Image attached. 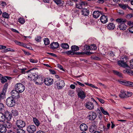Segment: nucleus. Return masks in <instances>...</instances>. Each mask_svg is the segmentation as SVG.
Listing matches in <instances>:
<instances>
[{"label": "nucleus", "mask_w": 133, "mask_h": 133, "mask_svg": "<svg viewBox=\"0 0 133 133\" xmlns=\"http://www.w3.org/2000/svg\"><path fill=\"white\" fill-rule=\"evenodd\" d=\"M123 72L124 73H125V72H127L128 73H129V74H131L132 75H133V71H132V70H124L123 71Z\"/></svg>", "instance_id": "de8ad7c7"}, {"label": "nucleus", "mask_w": 133, "mask_h": 133, "mask_svg": "<svg viewBox=\"0 0 133 133\" xmlns=\"http://www.w3.org/2000/svg\"><path fill=\"white\" fill-rule=\"evenodd\" d=\"M29 61L30 62L32 63H36L38 62V61L37 59H29Z\"/></svg>", "instance_id": "49530a36"}, {"label": "nucleus", "mask_w": 133, "mask_h": 133, "mask_svg": "<svg viewBox=\"0 0 133 133\" xmlns=\"http://www.w3.org/2000/svg\"><path fill=\"white\" fill-rule=\"evenodd\" d=\"M75 55H80L81 54H84V52H74Z\"/></svg>", "instance_id": "4d7b16f0"}, {"label": "nucleus", "mask_w": 133, "mask_h": 133, "mask_svg": "<svg viewBox=\"0 0 133 133\" xmlns=\"http://www.w3.org/2000/svg\"><path fill=\"white\" fill-rule=\"evenodd\" d=\"M88 127L87 125L84 123L81 124L80 126V129L81 130L85 131L88 129Z\"/></svg>", "instance_id": "5701e85b"}, {"label": "nucleus", "mask_w": 133, "mask_h": 133, "mask_svg": "<svg viewBox=\"0 0 133 133\" xmlns=\"http://www.w3.org/2000/svg\"><path fill=\"white\" fill-rule=\"evenodd\" d=\"M27 130L29 133H34L36 130V127L34 125H29L27 128Z\"/></svg>", "instance_id": "1a4fd4ad"}, {"label": "nucleus", "mask_w": 133, "mask_h": 133, "mask_svg": "<svg viewBox=\"0 0 133 133\" xmlns=\"http://www.w3.org/2000/svg\"><path fill=\"white\" fill-rule=\"evenodd\" d=\"M25 89L24 86L21 83H17L15 85V90L19 93L23 92L24 91Z\"/></svg>", "instance_id": "39448f33"}, {"label": "nucleus", "mask_w": 133, "mask_h": 133, "mask_svg": "<svg viewBox=\"0 0 133 133\" xmlns=\"http://www.w3.org/2000/svg\"><path fill=\"white\" fill-rule=\"evenodd\" d=\"M74 51L72 50H69L65 52V53L68 55H75Z\"/></svg>", "instance_id": "f704fd0d"}, {"label": "nucleus", "mask_w": 133, "mask_h": 133, "mask_svg": "<svg viewBox=\"0 0 133 133\" xmlns=\"http://www.w3.org/2000/svg\"><path fill=\"white\" fill-rule=\"evenodd\" d=\"M19 92L16 90H12L11 93V94L12 97L14 98L17 99L20 96Z\"/></svg>", "instance_id": "9d476101"}, {"label": "nucleus", "mask_w": 133, "mask_h": 133, "mask_svg": "<svg viewBox=\"0 0 133 133\" xmlns=\"http://www.w3.org/2000/svg\"><path fill=\"white\" fill-rule=\"evenodd\" d=\"M28 46V45L24 43V44L23 47L29 49H31V48H32L31 47H30L29 46Z\"/></svg>", "instance_id": "864d4df0"}, {"label": "nucleus", "mask_w": 133, "mask_h": 133, "mask_svg": "<svg viewBox=\"0 0 133 133\" xmlns=\"http://www.w3.org/2000/svg\"><path fill=\"white\" fill-rule=\"evenodd\" d=\"M101 14L102 15L104 14L103 13L100 12L99 11H95L93 12V16L94 18H97L99 17Z\"/></svg>", "instance_id": "f3484780"}, {"label": "nucleus", "mask_w": 133, "mask_h": 133, "mask_svg": "<svg viewBox=\"0 0 133 133\" xmlns=\"http://www.w3.org/2000/svg\"><path fill=\"white\" fill-rule=\"evenodd\" d=\"M57 66L62 71H64V69H63L62 66L59 64H57Z\"/></svg>", "instance_id": "5fc2aeb1"}, {"label": "nucleus", "mask_w": 133, "mask_h": 133, "mask_svg": "<svg viewBox=\"0 0 133 133\" xmlns=\"http://www.w3.org/2000/svg\"><path fill=\"white\" fill-rule=\"evenodd\" d=\"M89 114L88 118L90 120H94L97 117V115L94 112L91 111L89 112Z\"/></svg>", "instance_id": "ddd939ff"}, {"label": "nucleus", "mask_w": 133, "mask_h": 133, "mask_svg": "<svg viewBox=\"0 0 133 133\" xmlns=\"http://www.w3.org/2000/svg\"><path fill=\"white\" fill-rule=\"evenodd\" d=\"M34 68H32L28 70V71H26V72L27 73H28L31 70H33ZM26 70V69L25 68L23 69H21V72L23 74H25V70Z\"/></svg>", "instance_id": "4c0bfd02"}, {"label": "nucleus", "mask_w": 133, "mask_h": 133, "mask_svg": "<svg viewBox=\"0 0 133 133\" xmlns=\"http://www.w3.org/2000/svg\"><path fill=\"white\" fill-rule=\"evenodd\" d=\"M6 103L7 105L9 107H13L15 104V100L12 97H9L6 99Z\"/></svg>", "instance_id": "7ed1b4c3"}, {"label": "nucleus", "mask_w": 133, "mask_h": 133, "mask_svg": "<svg viewBox=\"0 0 133 133\" xmlns=\"http://www.w3.org/2000/svg\"><path fill=\"white\" fill-rule=\"evenodd\" d=\"M119 5L121 8L124 9H126L127 7L125 5L119 4Z\"/></svg>", "instance_id": "a18cd8bd"}, {"label": "nucleus", "mask_w": 133, "mask_h": 133, "mask_svg": "<svg viewBox=\"0 0 133 133\" xmlns=\"http://www.w3.org/2000/svg\"><path fill=\"white\" fill-rule=\"evenodd\" d=\"M54 2L58 5L62 6L64 2L61 0H54Z\"/></svg>", "instance_id": "cd10ccee"}, {"label": "nucleus", "mask_w": 133, "mask_h": 133, "mask_svg": "<svg viewBox=\"0 0 133 133\" xmlns=\"http://www.w3.org/2000/svg\"><path fill=\"white\" fill-rule=\"evenodd\" d=\"M5 119L8 121H10L12 117L11 114L9 111H6L4 112Z\"/></svg>", "instance_id": "f8f14e48"}, {"label": "nucleus", "mask_w": 133, "mask_h": 133, "mask_svg": "<svg viewBox=\"0 0 133 133\" xmlns=\"http://www.w3.org/2000/svg\"><path fill=\"white\" fill-rule=\"evenodd\" d=\"M113 72L115 74L119 76H121V74L117 71L115 70H113Z\"/></svg>", "instance_id": "8fccbe9b"}, {"label": "nucleus", "mask_w": 133, "mask_h": 133, "mask_svg": "<svg viewBox=\"0 0 133 133\" xmlns=\"http://www.w3.org/2000/svg\"><path fill=\"white\" fill-rule=\"evenodd\" d=\"M97 99H98L100 103L102 104L104 103V101L102 99L98 97H97Z\"/></svg>", "instance_id": "3c124183"}, {"label": "nucleus", "mask_w": 133, "mask_h": 133, "mask_svg": "<svg viewBox=\"0 0 133 133\" xmlns=\"http://www.w3.org/2000/svg\"><path fill=\"white\" fill-rule=\"evenodd\" d=\"M6 127L4 125L0 124V132L2 133H5L6 131Z\"/></svg>", "instance_id": "a878e982"}, {"label": "nucleus", "mask_w": 133, "mask_h": 133, "mask_svg": "<svg viewBox=\"0 0 133 133\" xmlns=\"http://www.w3.org/2000/svg\"><path fill=\"white\" fill-rule=\"evenodd\" d=\"M70 88L72 89H74L76 87L75 85L74 84H71L70 86Z\"/></svg>", "instance_id": "69168bd1"}, {"label": "nucleus", "mask_w": 133, "mask_h": 133, "mask_svg": "<svg viewBox=\"0 0 133 133\" xmlns=\"http://www.w3.org/2000/svg\"><path fill=\"white\" fill-rule=\"evenodd\" d=\"M78 97L81 99H84L86 97V93L80 88H78L76 90Z\"/></svg>", "instance_id": "423d86ee"}, {"label": "nucleus", "mask_w": 133, "mask_h": 133, "mask_svg": "<svg viewBox=\"0 0 133 133\" xmlns=\"http://www.w3.org/2000/svg\"><path fill=\"white\" fill-rule=\"evenodd\" d=\"M117 22H118V29L119 28V29L122 31H124L127 28V26L125 24L127 20L124 19L117 18L116 20Z\"/></svg>", "instance_id": "f257e3e1"}, {"label": "nucleus", "mask_w": 133, "mask_h": 133, "mask_svg": "<svg viewBox=\"0 0 133 133\" xmlns=\"http://www.w3.org/2000/svg\"><path fill=\"white\" fill-rule=\"evenodd\" d=\"M14 41L16 44L21 46H23L24 44L23 42L18 41L17 40H15Z\"/></svg>", "instance_id": "72a5a7b5"}, {"label": "nucleus", "mask_w": 133, "mask_h": 133, "mask_svg": "<svg viewBox=\"0 0 133 133\" xmlns=\"http://www.w3.org/2000/svg\"><path fill=\"white\" fill-rule=\"evenodd\" d=\"M127 57V56H124L122 58L121 60L118 62V64L120 66L124 68L129 67V66L126 63Z\"/></svg>", "instance_id": "f03ea898"}, {"label": "nucleus", "mask_w": 133, "mask_h": 133, "mask_svg": "<svg viewBox=\"0 0 133 133\" xmlns=\"http://www.w3.org/2000/svg\"><path fill=\"white\" fill-rule=\"evenodd\" d=\"M4 108V106L3 104L0 103V110Z\"/></svg>", "instance_id": "0e129e2a"}, {"label": "nucleus", "mask_w": 133, "mask_h": 133, "mask_svg": "<svg viewBox=\"0 0 133 133\" xmlns=\"http://www.w3.org/2000/svg\"><path fill=\"white\" fill-rule=\"evenodd\" d=\"M82 14L85 16H87L89 14V10L87 9H83L81 10Z\"/></svg>", "instance_id": "4be33fe9"}, {"label": "nucleus", "mask_w": 133, "mask_h": 133, "mask_svg": "<svg viewBox=\"0 0 133 133\" xmlns=\"http://www.w3.org/2000/svg\"><path fill=\"white\" fill-rule=\"evenodd\" d=\"M18 22L22 24H24L25 22V20L24 19L22 18H20L18 19Z\"/></svg>", "instance_id": "79ce46f5"}, {"label": "nucleus", "mask_w": 133, "mask_h": 133, "mask_svg": "<svg viewBox=\"0 0 133 133\" xmlns=\"http://www.w3.org/2000/svg\"><path fill=\"white\" fill-rule=\"evenodd\" d=\"M49 71L52 74H55L56 73L55 71L53 70L50 69Z\"/></svg>", "instance_id": "bf43d9fd"}, {"label": "nucleus", "mask_w": 133, "mask_h": 133, "mask_svg": "<svg viewBox=\"0 0 133 133\" xmlns=\"http://www.w3.org/2000/svg\"><path fill=\"white\" fill-rule=\"evenodd\" d=\"M22 50L24 52V54L26 55L29 56L31 55V54L28 51H26L23 50Z\"/></svg>", "instance_id": "603ef678"}, {"label": "nucleus", "mask_w": 133, "mask_h": 133, "mask_svg": "<svg viewBox=\"0 0 133 133\" xmlns=\"http://www.w3.org/2000/svg\"><path fill=\"white\" fill-rule=\"evenodd\" d=\"M6 48V46L4 45H0V49H5Z\"/></svg>", "instance_id": "e2e57ef3"}, {"label": "nucleus", "mask_w": 133, "mask_h": 133, "mask_svg": "<svg viewBox=\"0 0 133 133\" xmlns=\"http://www.w3.org/2000/svg\"><path fill=\"white\" fill-rule=\"evenodd\" d=\"M85 106L87 108L90 110H92L94 108V104L90 101L87 102L85 103Z\"/></svg>", "instance_id": "4468645a"}, {"label": "nucleus", "mask_w": 133, "mask_h": 133, "mask_svg": "<svg viewBox=\"0 0 133 133\" xmlns=\"http://www.w3.org/2000/svg\"><path fill=\"white\" fill-rule=\"evenodd\" d=\"M87 3L85 2H80L76 3V7L79 9H82L84 7V6Z\"/></svg>", "instance_id": "dca6fc26"}, {"label": "nucleus", "mask_w": 133, "mask_h": 133, "mask_svg": "<svg viewBox=\"0 0 133 133\" xmlns=\"http://www.w3.org/2000/svg\"><path fill=\"white\" fill-rule=\"evenodd\" d=\"M14 127L13 128L12 130H8L7 131V133H15V131H14Z\"/></svg>", "instance_id": "052dcab7"}, {"label": "nucleus", "mask_w": 133, "mask_h": 133, "mask_svg": "<svg viewBox=\"0 0 133 133\" xmlns=\"http://www.w3.org/2000/svg\"><path fill=\"white\" fill-rule=\"evenodd\" d=\"M74 92L73 90H70L68 92V95L71 96H74Z\"/></svg>", "instance_id": "58836bf2"}, {"label": "nucleus", "mask_w": 133, "mask_h": 133, "mask_svg": "<svg viewBox=\"0 0 133 133\" xmlns=\"http://www.w3.org/2000/svg\"><path fill=\"white\" fill-rule=\"evenodd\" d=\"M110 126H111V124L110 123H109L108 124H107V128L106 129L107 130L109 129L110 128Z\"/></svg>", "instance_id": "774afa93"}, {"label": "nucleus", "mask_w": 133, "mask_h": 133, "mask_svg": "<svg viewBox=\"0 0 133 133\" xmlns=\"http://www.w3.org/2000/svg\"><path fill=\"white\" fill-rule=\"evenodd\" d=\"M41 37L40 36H37L35 38V40L38 42H39L41 41Z\"/></svg>", "instance_id": "c03bdc74"}, {"label": "nucleus", "mask_w": 133, "mask_h": 133, "mask_svg": "<svg viewBox=\"0 0 133 133\" xmlns=\"http://www.w3.org/2000/svg\"><path fill=\"white\" fill-rule=\"evenodd\" d=\"M12 115H13L14 117L17 116L18 115V112L17 110L16 109L12 110L11 111Z\"/></svg>", "instance_id": "bb28decb"}, {"label": "nucleus", "mask_w": 133, "mask_h": 133, "mask_svg": "<svg viewBox=\"0 0 133 133\" xmlns=\"http://www.w3.org/2000/svg\"><path fill=\"white\" fill-rule=\"evenodd\" d=\"M2 16L5 18L8 19L9 18V14L6 12H3L2 14Z\"/></svg>", "instance_id": "473e14b6"}, {"label": "nucleus", "mask_w": 133, "mask_h": 133, "mask_svg": "<svg viewBox=\"0 0 133 133\" xmlns=\"http://www.w3.org/2000/svg\"><path fill=\"white\" fill-rule=\"evenodd\" d=\"M12 126V124L11 123L9 122H7L6 124V126L8 128H10Z\"/></svg>", "instance_id": "a19ab883"}, {"label": "nucleus", "mask_w": 133, "mask_h": 133, "mask_svg": "<svg viewBox=\"0 0 133 133\" xmlns=\"http://www.w3.org/2000/svg\"><path fill=\"white\" fill-rule=\"evenodd\" d=\"M71 50L74 52L78 51L79 49V47L78 46L75 45L72 46H71Z\"/></svg>", "instance_id": "2f4dec72"}, {"label": "nucleus", "mask_w": 133, "mask_h": 133, "mask_svg": "<svg viewBox=\"0 0 133 133\" xmlns=\"http://www.w3.org/2000/svg\"><path fill=\"white\" fill-rule=\"evenodd\" d=\"M100 109L103 114L105 115H108L109 113L108 112L105 110H104L103 108L102 107H101Z\"/></svg>", "instance_id": "ea45409f"}, {"label": "nucleus", "mask_w": 133, "mask_h": 133, "mask_svg": "<svg viewBox=\"0 0 133 133\" xmlns=\"http://www.w3.org/2000/svg\"><path fill=\"white\" fill-rule=\"evenodd\" d=\"M61 46L64 49H67L69 48V45L66 43H62Z\"/></svg>", "instance_id": "c756f323"}, {"label": "nucleus", "mask_w": 133, "mask_h": 133, "mask_svg": "<svg viewBox=\"0 0 133 133\" xmlns=\"http://www.w3.org/2000/svg\"><path fill=\"white\" fill-rule=\"evenodd\" d=\"M9 51L11 52H14L15 50L14 49L10 48H7L6 49H4L3 50V51L4 52H6Z\"/></svg>", "instance_id": "c9c22d12"}, {"label": "nucleus", "mask_w": 133, "mask_h": 133, "mask_svg": "<svg viewBox=\"0 0 133 133\" xmlns=\"http://www.w3.org/2000/svg\"><path fill=\"white\" fill-rule=\"evenodd\" d=\"M8 86V83H6L5 84L4 87L3 88V89L2 90H4V92H6V91L7 89V87Z\"/></svg>", "instance_id": "09e8293b"}, {"label": "nucleus", "mask_w": 133, "mask_h": 133, "mask_svg": "<svg viewBox=\"0 0 133 133\" xmlns=\"http://www.w3.org/2000/svg\"><path fill=\"white\" fill-rule=\"evenodd\" d=\"M44 42L45 45H48L50 43L49 39L47 38H44Z\"/></svg>", "instance_id": "e433bc0d"}, {"label": "nucleus", "mask_w": 133, "mask_h": 133, "mask_svg": "<svg viewBox=\"0 0 133 133\" xmlns=\"http://www.w3.org/2000/svg\"><path fill=\"white\" fill-rule=\"evenodd\" d=\"M101 17L100 20L101 22L103 23H105L108 21V18L107 16L102 15Z\"/></svg>", "instance_id": "412c9836"}, {"label": "nucleus", "mask_w": 133, "mask_h": 133, "mask_svg": "<svg viewBox=\"0 0 133 133\" xmlns=\"http://www.w3.org/2000/svg\"><path fill=\"white\" fill-rule=\"evenodd\" d=\"M14 130L16 133H25V131L23 129H18L16 127H14Z\"/></svg>", "instance_id": "aec40b11"}, {"label": "nucleus", "mask_w": 133, "mask_h": 133, "mask_svg": "<svg viewBox=\"0 0 133 133\" xmlns=\"http://www.w3.org/2000/svg\"><path fill=\"white\" fill-rule=\"evenodd\" d=\"M76 83L78 84L79 85L82 86V87H84V85L81 83L80 82H79L78 81H77Z\"/></svg>", "instance_id": "13d9d810"}, {"label": "nucleus", "mask_w": 133, "mask_h": 133, "mask_svg": "<svg viewBox=\"0 0 133 133\" xmlns=\"http://www.w3.org/2000/svg\"><path fill=\"white\" fill-rule=\"evenodd\" d=\"M16 124L18 128L21 129L25 127V123L24 121L22 120H18L16 122Z\"/></svg>", "instance_id": "6e6552de"}, {"label": "nucleus", "mask_w": 133, "mask_h": 133, "mask_svg": "<svg viewBox=\"0 0 133 133\" xmlns=\"http://www.w3.org/2000/svg\"><path fill=\"white\" fill-rule=\"evenodd\" d=\"M51 48L53 49H55L58 48L59 46L57 42H53L50 44Z\"/></svg>", "instance_id": "b1692460"}, {"label": "nucleus", "mask_w": 133, "mask_h": 133, "mask_svg": "<svg viewBox=\"0 0 133 133\" xmlns=\"http://www.w3.org/2000/svg\"><path fill=\"white\" fill-rule=\"evenodd\" d=\"M96 126L95 124H92L90 126L89 128V131L91 132H94L97 129Z\"/></svg>", "instance_id": "6ab92c4d"}, {"label": "nucleus", "mask_w": 133, "mask_h": 133, "mask_svg": "<svg viewBox=\"0 0 133 133\" xmlns=\"http://www.w3.org/2000/svg\"><path fill=\"white\" fill-rule=\"evenodd\" d=\"M47 54L54 57H56L57 56L54 53H47Z\"/></svg>", "instance_id": "338daca9"}, {"label": "nucleus", "mask_w": 133, "mask_h": 133, "mask_svg": "<svg viewBox=\"0 0 133 133\" xmlns=\"http://www.w3.org/2000/svg\"><path fill=\"white\" fill-rule=\"evenodd\" d=\"M1 80V83H4L6 82L7 81V79H6L5 76L3 77Z\"/></svg>", "instance_id": "37998d69"}, {"label": "nucleus", "mask_w": 133, "mask_h": 133, "mask_svg": "<svg viewBox=\"0 0 133 133\" xmlns=\"http://www.w3.org/2000/svg\"><path fill=\"white\" fill-rule=\"evenodd\" d=\"M129 31L131 33H133V26H132L129 28Z\"/></svg>", "instance_id": "6e6d98bb"}, {"label": "nucleus", "mask_w": 133, "mask_h": 133, "mask_svg": "<svg viewBox=\"0 0 133 133\" xmlns=\"http://www.w3.org/2000/svg\"><path fill=\"white\" fill-rule=\"evenodd\" d=\"M130 66L132 68H133V59H132V61H130Z\"/></svg>", "instance_id": "680f3d73"}, {"label": "nucleus", "mask_w": 133, "mask_h": 133, "mask_svg": "<svg viewBox=\"0 0 133 133\" xmlns=\"http://www.w3.org/2000/svg\"><path fill=\"white\" fill-rule=\"evenodd\" d=\"M33 120L34 123L35 124L37 127L39 125L40 123L39 121L36 118H33Z\"/></svg>", "instance_id": "7c9ffc66"}, {"label": "nucleus", "mask_w": 133, "mask_h": 133, "mask_svg": "<svg viewBox=\"0 0 133 133\" xmlns=\"http://www.w3.org/2000/svg\"><path fill=\"white\" fill-rule=\"evenodd\" d=\"M115 24L113 23H109L107 26L108 29L110 30H113L115 28Z\"/></svg>", "instance_id": "393cba45"}, {"label": "nucleus", "mask_w": 133, "mask_h": 133, "mask_svg": "<svg viewBox=\"0 0 133 133\" xmlns=\"http://www.w3.org/2000/svg\"><path fill=\"white\" fill-rule=\"evenodd\" d=\"M120 83L122 84L128 86L133 87V83L132 82L125 81H121Z\"/></svg>", "instance_id": "a211bd4d"}, {"label": "nucleus", "mask_w": 133, "mask_h": 133, "mask_svg": "<svg viewBox=\"0 0 133 133\" xmlns=\"http://www.w3.org/2000/svg\"><path fill=\"white\" fill-rule=\"evenodd\" d=\"M132 95V93L129 91H124L123 90L121 91V94L119 96L122 98H127L130 97Z\"/></svg>", "instance_id": "20e7f679"}, {"label": "nucleus", "mask_w": 133, "mask_h": 133, "mask_svg": "<svg viewBox=\"0 0 133 133\" xmlns=\"http://www.w3.org/2000/svg\"><path fill=\"white\" fill-rule=\"evenodd\" d=\"M5 121L4 114L0 112V122H4Z\"/></svg>", "instance_id": "c85d7f7f"}, {"label": "nucleus", "mask_w": 133, "mask_h": 133, "mask_svg": "<svg viewBox=\"0 0 133 133\" xmlns=\"http://www.w3.org/2000/svg\"><path fill=\"white\" fill-rule=\"evenodd\" d=\"M44 82L47 85H50L53 83V80L50 77H47L44 79Z\"/></svg>", "instance_id": "9b49d317"}, {"label": "nucleus", "mask_w": 133, "mask_h": 133, "mask_svg": "<svg viewBox=\"0 0 133 133\" xmlns=\"http://www.w3.org/2000/svg\"><path fill=\"white\" fill-rule=\"evenodd\" d=\"M44 79L41 77L37 78L36 81H35V84L37 85H41L44 82Z\"/></svg>", "instance_id": "2eb2a0df"}, {"label": "nucleus", "mask_w": 133, "mask_h": 133, "mask_svg": "<svg viewBox=\"0 0 133 133\" xmlns=\"http://www.w3.org/2000/svg\"><path fill=\"white\" fill-rule=\"evenodd\" d=\"M54 84L56 85L58 89H62L65 85L64 81L61 79L57 80L54 82Z\"/></svg>", "instance_id": "0eeeda50"}]
</instances>
